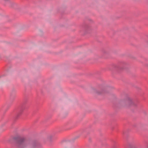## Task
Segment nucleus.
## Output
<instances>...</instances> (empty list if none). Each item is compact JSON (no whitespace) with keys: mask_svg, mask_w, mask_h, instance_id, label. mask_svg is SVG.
Here are the masks:
<instances>
[{"mask_svg":"<svg viewBox=\"0 0 148 148\" xmlns=\"http://www.w3.org/2000/svg\"><path fill=\"white\" fill-rule=\"evenodd\" d=\"M14 139L16 141V145L20 148H23L26 146L28 142L23 137H15Z\"/></svg>","mask_w":148,"mask_h":148,"instance_id":"f257e3e1","label":"nucleus"},{"mask_svg":"<svg viewBox=\"0 0 148 148\" xmlns=\"http://www.w3.org/2000/svg\"><path fill=\"white\" fill-rule=\"evenodd\" d=\"M97 93L98 95H101L105 93V92L103 90H102L101 92L99 91L97 92Z\"/></svg>","mask_w":148,"mask_h":148,"instance_id":"20e7f679","label":"nucleus"},{"mask_svg":"<svg viewBox=\"0 0 148 148\" xmlns=\"http://www.w3.org/2000/svg\"><path fill=\"white\" fill-rule=\"evenodd\" d=\"M26 107L25 106H23L19 110V112H18L17 114V117L20 116L22 113L23 110H24L25 108Z\"/></svg>","mask_w":148,"mask_h":148,"instance_id":"7ed1b4c3","label":"nucleus"},{"mask_svg":"<svg viewBox=\"0 0 148 148\" xmlns=\"http://www.w3.org/2000/svg\"><path fill=\"white\" fill-rule=\"evenodd\" d=\"M32 145H33V146H34V143H32Z\"/></svg>","mask_w":148,"mask_h":148,"instance_id":"39448f33","label":"nucleus"},{"mask_svg":"<svg viewBox=\"0 0 148 148\" xmlns=\"http://www.w3.org/2000/svg\"><path fill=\"white\" fill-rule=\"evenodd\" d=\"M125 103L127 107H130L131 106H136V104L133 102L132 99L129 97L127 98L125 101Z\"/></svg>","mask_w":148,"mask_h":148,"instance_id":"f03ea898","label":"nucleus"}]
</instances>
